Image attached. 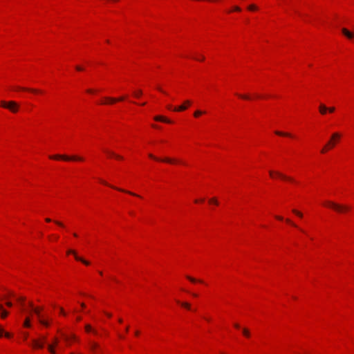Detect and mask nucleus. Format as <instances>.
I'll return each instance as SVG.
<instances>
[{"instance_id": "32", "label": "nucleus", "mask_w": 354, "mask_h": 354, "mask_svg": "<svg viewBox=\"0 0 354 354\" xmlns=\"http://www.w3.org/2000/svg\"><path fill=\"white\" fill-rule=\"evenodd\" d=\"M209 203H214L215 205H218V202L217 201V199L216 198H212L209 200Z\"/></svg>"}, {"instance_id": "18", "label": "nucleus", "mask_w": 354, "mask_h": 354, "mask_svg": "<svg viewBox=\"0 0 354 354\" xmlns=\"http://www.w3.org/2000/svg\"><path fill=\"white\" fill-rule=\"evenodd\" d=\"M113 187V188H114V189H118V190H119V191H120V192H123L127 193V194H130V195L135 196H138V197H139V196H138V195H137L136 194H135V193H133V192H129V191H127V190H124V189H120V188H117V187Z\"/></svg>"}, {"instance_id": "24", "label": "nucleus", "mask_w": 354, "mask_h": 354, "mask_svg": "<svg viewBox=\"0 0 354 354\" xmlns=\"http://www.w3.org/2000/svg\"><path fill=\"white\" fill-rule=\"evenodd\" d=\"M54 346H53V345H52V344H49V345L48 346V351L50 352V353H52V354H55V348H54Z\"/></svg>"}, {"instance_id": "26", "label": "nucleus", "mask_w": 354, "mask_h": 354, "mask_svg": "<svg viewBox=\"0 0 354 354\" xmlns=\"http://www.w3.org/2000/svg\"><path fill=\"white\" fill-rule=\"evenodd\" d=\"M24 326L25 327H30V319L28 317H27L25 319L24 323Z\"/></svg>"}, {"instance_id": "29", "label": "nucleus", "mask_w": 354, "mask_h": 354, "mask_svg": "<svg viewBox=\"0 0 354 354\" xmlns=\"http://www.w3.org/2000/svg\"><path fill=\"white\" fill-rule=\"evenodd\" d=\"M292 212L300 218L303 216V214L297 209H292Z\"/></svg>"}, {"instance_id": "52", "label": "nucleus", "mask_w": 354, "mask_h": 354, "mask_svg": "<svg viewBox=\"0 0 354 354\" xmlns=\"http://www.w3.org/2000/svg\"><path fill=\"white\" fill-rule=\"evenodd\" d=\"M64 339L66 341H68L69 339V337L67 336H64Z\"/></svg>"}, {"instance_id": "21", "label": "nucleus", "mask_w": 354, "mask_h": 354, "mask_svg": "<svg viewBox=\"0 0 354 354\" xmlns=\"http://www.w3.org/2000/svg\"><path fill=\"white\" fill-rule=\"evenodd\" d=\"M178 303L180 304L181 306L188 310H190L191 309V306H190V304L187 303V302H182L180 303L179 301H177Z\"/></svg>"}, {"instance_id": "43", "label": "nucleus", "mask_w": 354, "mask_h": 354, "mask_svg": "<svg viewBox=\"0 0 354 354\" xmlns=\"http://www.w3.org/2000/svg\"><path fill=\"white\" fill-rule=\"evenodd\" d=\"M234 10L235 11H241V8H240L239 7H238V6H235V7H234Z\"/></svg>"}, {"instance_id": "51", "label": "nucleus", "mask_w": 354, "mask_h": 354, "mask_svg": "<svg viewBox=\"0 0 354 354\" xmlns=\"http://www.w3.org/2000/svg\"><path fill=\"white\" fill-rule=\"evenodd\" d=\"M157 88H158L160 91H161V92H162V93H165V91H163L161 89V88L158 87Z\"/></svg>"}, {"instance_id": "5", "label": "nucleus", "mask_w": 354, "mask_h": 354, "mask_svg": "<svg viewBox=\"0 0 354 354\" xmlns=\"http://www.w3.org/2000/svg\"><path fill=\"white\" fill-rule=\"evenodd\" d=\"M340 137L341 135L337 132L333 133L330 140L327 143L328 145H329L331 148L335 146V141L339 140Z\"/></svg>"}, {"instance_id": "33", "label": "nucleus", "mask_w": 354, "mask_h": 354, "mask_svg": "<svg viewBox=\"0 0 354 354\" xmlns=\"http://www.w3.org/2000/svg\"><path fill=\"white\" fill-rule=\"evenodd\" d=\"M202 113H203V112H202L201 111H199V110H198V111H195V112H194V115L195 117H198V116H199V115H201Z\"/></svg>"}, {"instance_id": "38", "label": "nucleus", "mask_w": 354, "mask_h": 354, "mask_svg": "<svg viewBox=\"0 0 354 354\" xmlns=\"http://www.w3.org/2000/svg\"><path fill=\"white\" fill-rule=\"evenodd\" d=\"M286 222H287L288 223L291 224V225H292V226H294V227H297V226L296 225V224H295L294 223H292V222L290 219H288H288H286Z\"/></svg>"}, {"instance_id": "16", "label": "nucleus", "mask_w": 354, "mask_h": 354, "mask_svg": "<svg viewBox=\"0 0 354 354\" xmlns=\"http://www.w3.org/2000/svg\"><path fill=\"white\" fill-rule=\"evenodd\" d=\"M3 335L8 338L11 337V335L9 333L4 332L3 329L0 327V337H3Z\"/></svg>"}, {"instance_id": "25", "label": "nucleus", "mask_w": 354, "mask_h": 354, "mask_svg": "<svg viewBox=\"0 0 354 354\" xmlns=\"http://www.w3.org/2000/svg\"><path fill=\"white\" fill-rule=\"evenodd\" d=\"M187 279H189L192 283H196L197 281L202 283L203 281L201 280H197L195 278H193L190 276H187Z\"/></svg>"}, {"instance_id": "14", "label": "nucleus", "mask_w": 354, "mask_h": 354, "mask_svg": "<svg viewBox=\"0 0 354 354\" xmlns=\"http://www.w3.org/2000/svg\"><path fill=\"white\" fill-rule=\"evenodd\" d=\"M154 120H156V121H160V122H167V123H171V121L164 118L163 116H161V115H157V116H155L154 117Z\"/></svg>"}, {"instance_id": "56", "label": "nucleus", "mask_w": 354, "mask_h": 354, "mask_svg": "<svg viewBox=\"0 0 354 354\" xmlns=\"http://www.w3.org/2000/svg\"><path fill=\"white\" fill-rule=\"evenodd\" d=\"M77 321H80L81 320V317H77Z\"/></svg>"}, {"instance_id": "20", "label": "nucleus", "mask_w": 354, "mask_h": 354, "mask_svg": "<svg viewBox=\"0 0 354 354\" xmlns=\"http://www.w3.org/2000/svg\"><path fill=\"white\" fill-rule=\"evenodd\" d=\"M275 133L278 136L291 137V135L288 133H284V132L276 131Z\"/></svg>"}, {"instance_id": "27", "label": "nucleus", "mask_w": 354, "mask_h": 354, "mask_svg": "<svg viewBox=\"0 0 354 354\" xmlns=\"http://www.w3.org/2000/svg\"><path fill=\"white\" fill-rule=\"evenodd\" d=\"M142 94V90H138L137 91H135L133 93V95L136 97H139L140 96H141Z\"/></svg>"}, {"instance_id": "8", "label": "nucleus", "mask_w": 354, "mask_h": 354, "mask_svg": "<svg viewBox=\"0 0 354 354\" xmlns=\"http://www.w3.org/2000/svg\"><path fill=\"white\" fill-rule=\"evenodd\" d=\"M84 328H85V331L87 333H92L95 335H98V332L96 329L93 328L91 325L90 324H86L85 326H84Z\"/></svg>"}, {"instance_id": "42", "label": "nucleus", "mask_w": 354, "mask_h": 354, "mask_svg": "<svg viewBox=\"0 0 354 354\" xmlns=\"http://www.w3.org/2000/svg\"><path fill=\"white\" fill-rule=\"evenodd\" d=\"M60 313L62 315H65L66 313L62 308H60Z\"/></svg>"}, {"instance_id": "59", "label": "nucleus", "mask_w": 354, "mask_h": 354, "mask_svg": "<svg viewBox=\"0 0 354 354\" xmlns=\"http://www.w3.org/2000/svg\"><path fill=\"white\" fill-rule=\"evenodd\" d=\"M192 295H193L194 297H197V294H196V293H192Z\"/></svg>"}, {"instance_id": "48", "label": "nucleus", "mask_w": 354, "mask_h": 354, "mask_svg": "<svg viewBox=\"0 0 354 354\" xmlns=\"http://www.w3.org/2000/svg\"><path fill=\"white\" fill-rule=\"evenodd\" d=\"M234 327H235V328H240V326H239V324H234Z\"/></svg>"}, {"instance_id": "11", "label": "nucleus", "mask_w": 354, "mask_h": 354, "mask_svg": "<svg viewBox=\"0 0 354 354\" xmlns=\"http://www.w3.org/2000/svg\"><path fill=\"white\" fill-rule=\"evenodd\" d=\"M29 306L32 308L33 312L37 315L39 319L41 318V310H42L41 308H34L33 304L32 302H29Z\"/></svg>"}, {"instance_id": "2", "label": "nucleus", "mask_w": 354, "mask_h": 354, "mask_svg": "<svg viewBox=\"0 0 354 354\" xmlns=\"http://www.w3.org/2000/svg\"><path fill=\"white\" fill-rule=\"evenodd\" d=\"M1 106L3 108L9 109L10 111L13 113H16L18 111L19 105L17 102L14 101L6 102L1 101Z\"/></svg>"}, {"instance_id": "28", "label": "nucleus", "mask_w": 354, "mask_h": 354, "mask_svg": "<svg viewBox=\"0 0 354 354\" xmlns=\"http://www.w3.org/2000/svg\"><path fill=\"white\" fill-rule=\"evenodd\" d=\"M17 89L23 90V91H30L33 92V93H37V91L35 90V89H29V88H21V87H18Z\"/></svg>"}, {"instance_id": "23", "label": "nucleus", "mask_w": 354, "mask_h": 354, "mask_svg": "<svg viewBox=\"0 0 354 354\" xmlns=\"http://www.w3.org/2000/svg\"><path fill=\"white\" fill-rule=\"evenodd\" d=\"M242 331H243V334L245 337H249L250 336V333L248 328H243Z\"/></svg>"}, {"instance_id": "61", "label": "nucleus", "mask_w": 354, "mask_h": 354, "mask_svg": "<svg viewBox=\"0 0 354 354\" xmlns=\"http://www.w3.org/2000/svg\"><path fill=\"white\" fill-rule=\"evenodd\" d=\"M125 330H126V331H128V330H129V327H128V326H127V327L125 328Z\"/></svg>"}, {"instance_id": "37", "label": "nucleus", "mask_w": 354, "mask_h": 354, "mask_svg": "<svg viewBox=\"0 0 354 354\" xmlns=\"http://www.w3.org/2000/svg\"><path fill=\"white\" fill-rule=\"evenodd\" d=\"M58 342H59L58 339H57V338H56V337H55V338H54V339H53V344H52V345H53V346H57V345Z\"/></svg>"}, {"instance_id": "22", "label": "nucleus", "mask_w": 354, "mask_h": 354, "mask_svg": "<svg viewBox=\"0 0 354 354\" xmlns=\"http://www.w3.org/2000/svg\"><path fill=\"white\" fill-rule=\"evenodd\" d=\"M106 152H107L109 155H111V156H113V157H115V158H118V159H120V160H122V156H120V155H117V154L114 153H113V152H112V151H106Z\"/></svg>"}, {"instance_id": "58", "label": "nucleus", "mask_w": 354, "mask_h": 354, "mask_svg": "<svg viewBox=\"0 0 354 354\" xmlns=\"http://www.w3.org/2000/svg\"><path fill=\"white\" fill-rule=\"evenodd\" d=\"M200 59H201L200 60L203 61V60H204L205 58H204V57H200Z\"/></svg>"}, {"instance_id": "7", "label": "nucleus", "mask_w": 354, "mask_h": 354, "mask_svg": "<svg viewBox=\"0 0 354 354\" xmlns=\"http://www.w3.org/2000/svg\"><path fill=\"white\" fill-rule=\"evenodd\" d=\"M125 99V97H120L118 99L116 98H113V97H105V100H106V102H102V104H106V103H115V102H118V101H123Z\"/></svg>"}, {"instance_id": "57", "label": "nucleus", "mask_w": 354, "mask_h": 354, "mask_svg": "<svg viewBox=\"0 0 354 354\" xmlns=\"http://www.w3.org/2000/svg\"><path fill=\"white\" fill-rule=\"evenodd\" d=\"M200 59H201L200 60L203 61V60H204L205 58H204V57H200Z\"/></svg>"}, {"instance_id": "13", "label": "nucleus", "mask_w": 354, "mask_h": 354, "mask_svg": "<svg viewBox=\"0 0 354 354\" xmlns=\"http://www.w3.org/2000/svg\"><path fill=\"white\" fill-rule=\"evenodd\" d=\"M32 345L35 348H42L44 347L43 342H41L39 340L37 339L32 340Z\"/></svg>"}, {"instance_id": "64", "label": "nucleus", "mask_w": 354, "mask_h": 354, "mask_svg": "<svg viewBox=\"0 0 354 354\" xmlns=\"http://www.w3.org/2000/svg\"><path fill=\"white\" fill-rule=\"evenodd\" d=\"M138 334H139V332H138V331H136V335H138Z\"/></svg>"}, {"instance_id": "10", "label": "nucleus", "mask_w": 354, "mask_h": 354, "mask_svg": "<svg viewBox=\"0 0 354 354\" xmlns=\"http://www.w3.org/2000/svg\"><path fill=\"white\" fill-rule=\"evenodd\" d=\"M149 156L154 160L167 162V163H174L175 162L174 160H172L169 158H165L164 159H158V158H156L154 156H153L152 154H149Z\"/></svg>"}, {"instance_id": "62", "label": "nucleus", "mask_w": 354, "mask_h": 354, "mask_svg": "<svg viewBox=\"0 0 354 354\" xmlns=\"http://www.w3.org/2000/svg\"><path fill=\"white\" fill-rule=\"evenodd\" d=\"M27 337H28V334H25V335H24L25 339H26Z\"/></svg>"}, {"instance_id": "46", "label": "nucleus", "mask_w": 354, "mask_h": 354, "mask_svg": "<svg viewBox=\"0 0 354 354\" xmlns=\"http://www.w3.org/2000/svg\"><path fill=\"white\" fill-rule=\"evenodd\" d=\"M46 221L50 223V222H51L53 221L50 218H46Z\"/></svg>"}, {"instance_id": "12", "label": "nucleus", "mask_w": 354, "mask_h": 354, "mask_svg": "<svg viewBox=\"0 0 354 354\" xmlns=\"http://www.w3.org/2000/svg\"><path fill=\"white\" fill-rule=\"evenodd\" d=\"M88 346L90 349L93 351H95L97 348H99V344L97 342L92 340H88Z\"/></svg>"}, {"instance_id": "54", "label": "nucleus", "mask_w": 354, "mask_h": 354, "mask_svg": "<svg viewBox=\"0 0 354 354\" xmlns=\"http://www.w3.org/2000/svg\"><path fill=\"white\" fill-rule=\"evenodd\" d=\"M87 92H88V93H93V91H92L91 89H88V90H87Z\"/></svg>"}, {"instance_id": "53", "label": "nucleus", "mask_w": 354, "mask_h": 354, "mask_svg": "<svg viewBox=\"0 0 354 354\" xmlns=\"http://www.w3.org/2000/svg\"><path fill=\"white\" fill-rule=\"evenodd\" d=\"M81 306H82V308H84V307H85V304H84V303H82V304H81Z\"/></svg>"}, {"instance_id": "30", "label": "nucleus", "mask_w": 354, "mask_h": 354, "mask_svg": "<svg viewBox=\"0 0 354 354\" xmlns=\"http://www.w3.org/2000/svg\"><path fill=\"white\" fill-rule=\"evenodd\" d=\"M39 322L43 324L44 326H48L49 324H48V322L44 320V319H42L41 318H40L39 319Z\"/></svg>"}, {"instance_id": "36", "label": "nucleus", "mask_w": 354, "mask_h": 354, "mask_svg": "<svg viewBox=\"0 0 354 354\" xmlns=\"http://www.w3.org/2000/svg\"><path fill=\"white\" fill-rule=\"evenodd\" d=\"M248 10H257V6L255 5H250L248 7Z\"/></svg>"}, {"instance_id": "44", "label": "nucleus", "mask_w": 354, "mask_h": 354, "mask_svg": "<svg viewBox=\"0 0 354 354\" xmlns=\"http://www.w3.org/2000/svg\"><path fill=\"white\" fill-rule=\"evenodd\" d=\"M46 337H43L40 342H43V344H44V342H46Z\"/></svg>"}, {"instance_id": "31", "label": "nucleus", "mask_w": 354, "mask_h": 354, "mask_svg": "<svg viewBox=\"0 0 354 354\" xmlns=\"http://www.w3.org/2000/svg\"><path fill=\"white\" fill-rule=\"evenodd\" d=\"M331 148L328 144H326L324 147L322 149V153H325L328 149Z\"/></svg>"}, {"instance_id": "40", "label": "nucleus", "mask_w": 354, "mask_h": 354, "mask_svg": "<svg viewBox=\"0 0 354 354\" xmlns=\"http://www.w3.org/2000/svg\"><path fill=\"white\" fill-rule=\"evenodd\" d=\"M17 300H18V301L23 303L25 299H24V297H19L17 299Z\"/></svg>"}, {"instance_id": "34", "label": "nucleus", "mask_w": 354, "mask_h": 354, "mask_svg": "<svg viewBox=\"0 0 354 354\" xmlns=\"http://www.w3.org/2000/svg\"><path fill=\"white\" fill-rule=\"evenodd\" d=\"M53 222L55 224H57L58 226H60V227H64V224L62 222L59 221H53Z\"/></svg>"}, {"instance_id": "60", "label": "nucleus", "mask_w": 354, "mask_h": 354, "mask_svg": "<svg viewBox=\"0 0 354 354\" xmlns=\"http://www.w3.org/2000/svg\"><path fill=\"white\" fill-rule=\"evenodd\" d=\"M73 236H75V237H77V234L76 233H74V234H73Z\"/></svg>"}, {"instance_id": "35", "label": "nucleus", "mask_w": 354, "mask_h": 354, "mask_svg": "<svg viewBox=\"0 0 354 354\" xmlns=\"http://www.w3.org/2000/svg\"><path fill=\"white\" fill-rule=\"evenodd\" d=\"M240 97L244 99V100H249L250 97L247 95H238Z\"/></svg>"}, {"instance_id": "3", "label": "nucleus", "mask_w": 354, "mask_h": 354, "mask_svg": "<svg viewBox=\"0 0 354 354\" xmlns=\"http://www.w3.org/2000/svg\"><path fill=\"white\" fill-rule=\"evenodd\" d=\"M50 158H51V159H62L64 160H83L81 157H77V156L68 157L65 155L50 156Z\"/></svg>"}, {"instance_id": "1", "label": "nucleus", "mask_w": 354, "mask_h": 354, "mask_svg": "<svg viewBox=\"0 0 354 354\" xmlns=\"http://www.w3.org/2000/svg\"><path fill=\"white\" fill-rule=\"evenodd\" d=\"M326 205L333 209L338 213H345L350 209V207L346 205L336 203L333 201H326Z\"/></svg>"}, {"instance_id": "49", "label": "nucleus", "mask_w": 354, "mask_h": 354, "mask_svg": "<svg viewBox=\"0 0 354 354\" xmlns=\"http://www.w3.org/2000/svg\"><path fill=\"white\" fill-rule=\"evenodd\" d=\"M274 174V173L272 171H270V176L273 177Z\"/></svg>"}, {"instance_id": "6", "label": "nucleus", "mask_w": 354, "mask_h": 354, "mask_svg": "<svg viewBox=\"0 0 354 354\" xmlns=\"http://www.w3.org/2000/svg\"><path fill=\"white\" fill-rule=\"evenodd\" d=\"M67 254H74L75 258L76 260L82 262L85 265L88 266V265L90 264V263L88 261H86V260L83 259L82 258L78 257L77 255L76 252L74 250H69L67 251Z\"/></svg>"}, {"instance_id": "4", "label": "nucleus", "mask_w": 354, "mask_h": 354, "mask_svg": "<svg viewBox=\"0 0 354 354\" xmlns=\"http://www.w3.org/2000/svg\"><path fill=\"white\" fill-rule=\"evenodd\" d=\"M191 104L189 100H186L185 102V104L180 106L179 107H176L174 109H172V106L171 105L167 106V109L169 110H173L174 111H185L187 109V105H189Z\"/></svg>"}, {"instance_id": "50", "label": "nucleus", "mask_w": 354, "mask_h": 354, "mask_svg": "<svg viewBox=\"0 0 354 354\" xmlns=\"http://www.w3.org/2000/svg\"><path fill=\"white\" fill-rule=\"evenodd\" d=\"M76 339V337L75 335H71V339Z\"/></svg>"}, {"instance_id": "15", "label": "nucleus", "mask_w": 354, "mask_h": 354, "mask_svg": "<svg viewBox=\"0 0 354 354\" xmlns=\"http://www.w3.org/2000/svg\"><path fill=\"white\" fill-rule=\"evenodd\" d=\"M328 108L323 104L319 106V112L321 114L324 115L326 113Z\"/></svg>"}, {"instance_id": "45", "label": "nucleus", "mask_w": 354, "mask_h": 354, "mask_svg": "<svg viewBox=\"0 0 354 354\" xmlns=\"http://www.w3.org/2000/svg\"><path fill=\"white\" fill-rule=\"evenodd\" d=\"M6 306H8V307H11L12 306V303L11 302H6Z\"/></svg>"}, {"instance_id": "47", "label": "nucleus", "mask_w": 354, "mask_h": 354, "mask_svg": "<svg viewBox=\"0 0 354 354\" xmlns=\"http://www.w3.org/2000/svg\"><path fill=\"white\" fill-rule=\"evenodd\" d=\"M276 218H277V219L280 220V221H282V220H283V217H281V216H276Z\"/></svg>"}, {"instance_id": "63", "label": "nucleus", "mask_w": 354, "mask_h": 354, "mask_svg": "<svg viewBox=\"0 0 354 354\" xmlns=\"http://www.w3.org/2000/svg\"><path fill=\"white\" fill-rule=\"evenodd\" d=\"M118 321H119V322H120V323H121V322H122V319H119V320H118Z\"/></svg>"}, {"instance_id": "19", "label": "nucleus", "mask_w": 354, "mask_h": 354, "mask_svg": "<svg viewBox=\"0 0 354 354\" xmlns=\"http://www.w3.org/2000/svg\"><path fill=\"white\" fill-rule=\"evenodd\" d=\"M276 175H277L279 177L283 178V179H286V180H292V179L290 177H288L279 172H275Z\"/></svg>"}, {"instance_id": "39", "label": "nucleus", "mask_w": 354, "mask_h": 354, "mask_svg": "<svg viewBox=\"0 0 354 354\" xmlns=\"http://www.w3.org/2000/svg\"><path fill=\"white\" fill-rule=\"evenodd\" d=\"M328 111L330 112V113H333L335 111V107H330V108H328Z\"/></svg>"}, {"instance_id": "17", "label": "nucleus", "mask_w": 354, "mask_h": 354, "mask_svg": "<svg viewBox=\"0 0 354 354\" xmlns=\"http://www.w3.org/2000/svg\"><path fill=\"white\" fill-rule=\"evenodd\" d=\"M0 310L1 311V317L2 318H6L8 316V313L3 308V306L1 305H0Z\"/></svg>"}, {"instance_id": "41", "label": "nucleus", "mask_w": 354, "mask_h": 354, "mask_svg": "<svg viewBox=\"0 0 354 354\" xmlns=\"http://www.w3.org/2000/svg\"><path fill=\"white\" fill-rule=\"evenodd\" d=\"M75 68H76V70H77L79 71H83V68L80 66H77Z\"/></svg>"}, {"instance_id": "9", "label": "nucleus", "mask_w": 354, "mask_h": 354, "mask_svg": "<svg viewBox=\"0 0 354 354\" xmlns=\"http://www.w3.org/2000/svg\"><path fill=\"white\" fill-rule=\"evenodd\" d=\"M342 33L349 39H352L354 38V33L351 32L345 28L342 29Z\"/></svg>"}, {"instance_id": "55", "label": "nucleus", "mask_w": 354, "mask_h": 354, "mask_svg": "<svg viewBox=\"0 0 354 354\" xmlns=\"http://www.w3.org/2000/svg\"><path fill=\"white\" fill-rule=\"evenodd\" d=\"M106 315H107L108 317H111V314H110V313H106Z\"/></svg>"}]
</instances>
